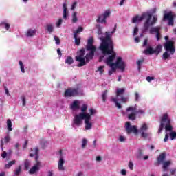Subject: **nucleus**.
Segmentation results:
<instances>
[{"label":"nucleus","mask_w":176,"mask_h":176,"mask_svg":"<svg viewBox=\"0 0 176 176\" xmlns=\"http://www.w3.org/2000/svg\"><path fill=\"white\" fill-rule=\"evenodd\" d=\"M42 167V162L41 160H38V157H36L35 164L34 166L30 169L29 174H36L38 171L41 170Z\"/></svg>","instance_id":"9b49d317"},{"label":"nucleus","mask_w":176,"mask_h":176,"mask_svg":"<svg viewBox=\"0 0 176 176\" xmlns=\"http://www.w3.org/2000/svg\"><path fill=\"white\" fill-rule=\"evenodd\" d=\"M96 27L98 29L99 39L102 41L99 49L104 54L100 58L99 61H104L113 71L120 69L122 72H124L127 64L123 60V58L116 57V52L113 51V43L111 38L112 35L115 34V29L111 32H106L104 37L100 36L102 34V30L100 28V25H98Z\"/></svg>","instance_id":"f257e3e1"},{"label":"nucleus","mask_w":176,"mask_h":176,"mask_svg":"<svg viewBox=\"0 0 176 176\" xmlns=\"http://www.w3.org/2000/svg\"><path fill=\"white\" fill-rule=\"evenodd\" d=\"M19 64L21 72L22 74H25V65H24V63H23L21 60H19Z\"/></svg>","instance_id":"c85d7f7f"},{"label":"nucleus","mask_w":176,"mask_h":176,"mask_svg":"<svg viewBox=\"0 0 176 176\" xmlns=\"http://www.w3.org/2000/svg\"><path fill=\"white\" fill-rule=\"evenodd\" d=\"M164 38L167 41L164 45L166 52L163 54L162 58L164 60H168L175 53V46H174V41H168V36H166Z\"/></svg>","instance_id":"39448f33"},{"label":"nucleus","mask_w":176,"mask_h":176,"mask_svg":"<svg viewBox=\"0 0 176 176\" xmlns=\"http://www.w3.org/2000/svg\"><path fill=\"white\" fill-rule=\"evenodd\" d=\"M70 109L72 111H78V109H80V100H74L70 104Z\"/></svg>","instance_id":"6ab92c4d"},{"label":"nucleus","mask_w":176,"mask_h":176,"mask_svg":"<svg viewBox=\"0 0 176 176\" xmlns=\"http://www.w3.org/2000/svg\"><path fill=\"white\" fill-rule=\"evenodd\" d=\"M162 30V27L160 26H155L151 28L149 30V33L150 34H156V38L157 41H160V30Z\"/></svg>","instance_id":"4468645a"},{"label":"nucleus","mask_w":176,"mask_h":176,"mask_svg":"<svg viewBox=\"0 0 176 176\" xmlns=\"http://www.w3.org/2000/svg\"><path fill=\"white\" fill-rule=\"evenodd\" d=\"M141 97L140 96V93L135 92V101H140Z\"/></svg>","instance_id":"a18cd8bd"},{"label":"nucleus","mask_w":176,"mask_h":176,"mask_svg":"<svg viewBox=\"0 0 176 176\" xmlns=\"http://www.w3.org/2000/svg\"><path fill=\"white\" fill-rule=\"evenodd\" d=\"M138 27H135L134 29H133V36H135V35H137V34H138Z\"/></svg>","instance_id":"8fccbe9b"},{"label":"nucleus","mask_w":176,"mask_h":176,"mask_svg":"<svg viewBox=\"0 0 176 176\" xmlns=\"http://www.w3.org/2000/svg\"><path fill=\"white\" fill-rule=\"evenodd\" d=\"M54 28L55 26L53 23H47L45 25V30L48 34H53V32H54Z\"/></svg>","instance_id":"aec40b11"},{"label":"nucleus","mask_w":176,"mask_h":176,"mask_svg":"<svg viewBox=\"0 0 176 176\" xmlns=\"http://www.w3.org/2000/svg\"><path fill=\"white\" fill-rule=\"evenodd\" d=\"M162 49H163V46H162V45H157L156 48L154 49V54H158L162 52Z\"/></svg>","instance_id":"2f4dec72"},{"label":"nucleus","mask_w":176,"mask_h":176,"mask_svg":"<svg viewBox=\"0 0 176 176\" xmlns=\"http://www.w3.org/2000/svg\"><path fill=\"white\" fill-rule=\"evenodd\" d=\"M7 153L6 152L3 151V153L1 154V157H3V159H5L7 156Z\"/></svg>","instance_id":"0e129e2a"},{"label":"nucleus","mask_w":176,"mask_h":176,"mask_svg":"<svg viewBox=\"0 0 176 176\" xmlns=\"http://www.w3.org/2000/svg\"><path fill=\"white\" fill-rule=\"evenodd\" d=\"M96 21L101 24H107V19L102 16V14L98 16Z\"/></svg>","instance_id":"393cba45"},{"label":"nucleus","mask_w":176,"mask_h":176,"mask_svg":"<svg viewBox=\"0 0 176 176\" xmlns=\"http://www.w3.org/2000/svg\"><path fill=\"white\" fill-rule=\"evenodd\" d=\"M74 38H75V43L77 45V46H79L80 45V38L78 37L76 34H74Z\"/></svg>","instance_id":"ea45409f"},{"label":"nucleus","mask_w":176,"mask_h":176,"mask_svg":"<svg viewBox=\"0 0 176 176\" xmlns=\"http://www.w3.org/2000/svg\"><path fill=\"white\" fill-rule=\"evenodd\" d=\"M124 129L127 134H131L133 133L135 135L138 134V129L135 125H131L130 122H126L124 124Z\"/></svg>","instance_id":"9d476101"},{"label":"nucleus","mask_w":176,"mask_h":176,"mask_svg":"<svg viewBox=\"0 0 176 176\" xmlns=\"http://www.w3.org/2000/svg\"><path fill=\"white\" fill-rule=\"evenodd\" d=\"M141 156H142V151H141V150H138V152H137V153H136V157L138 158V159H140V158H141Z\"/></svg>","instance_id":"49530a36"},{"label":"nucleus","mask_w":176,"mask_h":176,"mask_svg":"<svg viewBox=\"0 0 176 176\" xmlns=\"http://www.w3.org/2000/svg\"><path fill=\"white\" fill-rule=\"evenodd\" d=\"M166 160V154L164 153L160 155V156L157 157V162L159 164H161V163H164V160Z\"/></svg>","instance_id":"bb28decb"},{"label":"nucleus","mask_w":176,"mask_h":176,"mask_svg":"<svg viewBox=\"0 0 176 176\" xmlns=\"http://www.w3.org/2000/svg\"><path fill=\"white\" fill-rule=\"evenodd\" d=\"M102 15L107 19L111 16V10H106Z\"/></svg>","instance_id":"c9c22d12"},{"label":"nucleus","mask_w":176,"mask_h":176,"mask_svg":"<svg viewBox=\"0 0 176 176\" xmlns=\"http://www.w3.org/2000/svg\"><path fill=\"white\" fill-rule=\"evenodd\" d=\"M144 54H155V49L148 47L144 51Z\"/></svg>","instance_id":"cd10ccee"},{"label":"nucleus","mask_w":176,"mask_h":176,"mask_svg":"<svg viewBox=\"0 0 176 176\" xmlns=\"http://www.w3.org/2000/svg\"><path fill=\"white\" fill-rule=\"evenodd\" d=\"M87 104H83L80 107L81 113H77L74 116L72 126L74 129H77L83 124V120L85 123V129L87 131L93 129V122H91V118L97 114V110L94 108H90L87 111Z\"/></svg>","instance_id":"f03ea898"},{"label":"nucleus","mask_w":176,"mask_h":176,"mask_svg":"<svg viewBox=\"0 0 176 176\" xmlns=\"http://www.w3.org/2000/svg\"><path fill=\"white\" fill-rule=\"evenodd\" d=\"M94 43V39L93 37H90L88 39L87 45V50H89L90 52L87 54L85 58V49L80 50L77 56H76V60L80 63L78 67H83L86 65V63H89L93 57H94V52H96V46L93 45Z\"/></svg>","instance_id":"7ed1b4c3"},{"label":"nucleus","mask_w":176,"mask_h":176,"mask_svg":"<svg viewBox=\"0 0 176 176\" xmlns=\"http://www.w3.org/2000/svg\"><path fill=\"white\" fill-rule=\"evenodd\" d=\"M156 12H157V8H154L152 10H151L150 13H148V14L153 15V14H155V13H156Z\"/></svg>","instance_id":"603ef678"},{"label":"nucleus","mask_w":176,"mask_h":176,"mask_svg":"<svg viewBox=\"0 0 176 176\" xmlns=\"http://www.w3.org/2000/svg\"><path fill=\"white\" fill-rule=\"evenodd\" d=\"M87 145V139L84 138L82 140V148H86V146Z\"/></svg>","instance_id":"c03bdc74"},{"label":"nucleus","mask_w":176,"mask_h":176,"mask_svg":"<svg viewBox=\"0 0 176 176\" xmlns=\"http://www.w3.org/2000/svg\"><path fill=\"white\" fill-rule=\"evenodd\" d=\"M165 128L166 135L164 139V142H167L168 138L173 141L176 139V132L173 131V126H171V119L168 116V114L164 113L161 117V124L159 128V133L162 132V130Z\"/></svg>","instance_id":"20e7f679"},{"label":"nucleus","mask_w":176,"mask_h":176,"mask_svg":"<svg viewBox=\"0 0 176 176\" xmlns=\"http://www.w3.org/2000/svg\"><path fill=\"white\" fill-rule=\"evenodd\" d=\"M21 100H22L23 107H25V104H27V102L25 100V96H21Z\"/></svg>","instance_id":"3c124183"},{"label":"nucleus","mask_w":176,"mask_h":176,"mask_svg":"<svg viewBox=\"0 0 176 176\" xmlns=\"http://www.w3.org/2000/svg\"><path fill=\"white\" fill-rule=\"evenodd\" d=\"M124 116H126L129 120H134L137 115V105L130 106L126 108V112L122 111Z\"/></svg>","instance_id":"0eeeda50"},{"label":"nucleus","mask_w":176,"mask_h":176,"mask_svg":"<svg viewBox=\"0 0 176 176\" xmlns=\"http://www.w3.org/2000/svg\"><path fill=\"white\" fill-rule=\"evenodd\" d=\"M148 124L146 123H144L140 126V129L138 130V133H140L143 138H146L148 137Z\"/></svg>","instance_id":"ddd939ff"},{"label":"nucleus","mask_w":176,"mask_h":176,"mask_svg":"<svg viewBox=\"0 0 176 176\" xmlns=\"http://www.w3.org/2000/svg\"><path fill=\"white\" fill-rule=\"evenodd\" d=\"M58 171H65V166H64V164H65V155L63 153V151H59L58 153Z\"/></svg>","instance_id":"6e6552de"},{"label":"nucleus","mask_w":176,"mask_h":176,"mask_svg":"<svg viewBox=\"0 0 176 176\" xmlns=\"http://www.w3.org/2000/svg\"><path fill=\"white\" fill-rule=\"evenodd\" d=\"M115 71L116 70H113L112 69L111 70H109L108 74L109 75V76H111V75H112L113 72H115Z\"/></svg>","instance_id":"e2e57ef3"},{"label":"nucleus","mask_w":176,"mask_h":176,"mask_svg":"<svg viewBox=\"0 0 176 176\" xmlns=\"http://www.w3.org/2000/svg\"><path fill=\"white\" fill-rule=\"evenodd\" d=\"M77 6H78V1H73L70 6V10H75V9H76Z\"/></svg>","instance_id":"e433bc0d"},{"label":"nucleus","mask_w":176,"mask_h":176,"mask_svg":"<svg viewBox=\"0 0 176 176\" xmlns=\"http://www.w3.org/2000/svg\"><path fill=\"white\" fill-rule=\"evenodd\" d=\"M39 153V149L38 148H32L30 153V157H34L35 156V162H36V157H38V160H39V155H38Z\"/></svg>","instance_id":"412c9836"},{"label":"nucleus","mask_w":176,"mask_h":176,"mask_svg":"<svg viewBox=\"0 0 176 176\" xmlns=\"http://www.w3.org/2000/svg\"><path fill=\"white\" fill-rule=\"evenodd\" d=\"M24 165H25V168H26V170H28V168L31 167V161L26 160L24 162Z\"/></svg>","instance_id":"4c0bfd02"},{"label":"nucleus","mask_w":176,"mask_h":176,"mask_svg":"<svg viewBox=\"0 0 176 176\" xmlns=\"http://www.w3.org/2000/svg\"><path fill=\"white\" fill-rule=\"evenodd\" d=\"M62 25H63V18H59L55 23V25L56 28H61Z\"/></svg>","instance_id":"7c9ffc66"},{"label":"nucleus","mask_w":176,"mask_h":176,"mask_svg":"<svg viewBox=\"0 0 176 176\" xmlns=\"http://www.w3.org/2000/svg\"><path fill=\"white\" fill-rule=\"evenodd\" d=\"M36 32H38V30H36V28H28L25 32V36H26V38H34V36L36 35Z\"/></svg>","instance_id":"2eb2a0df"},{"label":"nucleus","mask_w":176,"mask_h":176,"mask_svg":"<svg viewBox=\"0 0 176 176\" xmlns=\"http://www.w3.org/2000/svg\"><path fill=\"white\" fill-rule=\"evenodd\" d=\"M163 21H168V25H174V13L173 12L164 13Z\"/></svg>","instance_id":"f8f14e48"},{"label":"nucleus","mask_w":176,"mask_h":176,"mask_svg":"<svg viewBox=\"0 0 176 176\" xmlns=\"http://www.w3.org/2000/svg\"><path fill=\"white\" fill-rule=\"evenodd\" d=\"M16 163V160H12L11 162H9L8 164L5 165V168H9L13 166Z\"/></svg>","instance_id":"58836bf2"},{"label":"nucleus","mask_w":176,"mask_h":176,"mask_svg":"<svg viewBox=\"0 0 176 176\" xmlns=\"http://www.w3.org/2000/svg\"><path fill=\"white\" fill-rule=\"evenodd\" d=\"M127 102L129 101V97L120 96L118 99V102Z\"/></svg>","instance_id":"f704fd0d"},{"label":"nucleus","mask_w":176,"mask_h":176,"mask_svg":"<svg viewBox=\"0 0 176 176\" xmlns=\"http://www.w3.org/2000/svg\"><path fill=\"white\" fill-rule=\"evenodd\" d=\"M146 80H147V82H151L152 80H155V78L152 76H147Z\"/></svg>","instance_id":"13d9d810"},{"label":"nucleus","mask_w":176,"mask_h":176,"mask_svg":"<svg viewBox=\"0 0 176 176\" xmlns=\"http://www.w3.org/2000/svg\"><path fill=\"white\" fill-rule=\"evenodd\" d=\"M146 19V21L144 22V27L142 29V33L140 35V38H142L144 36V34L145 32H148V30H149V27L154 25L156 24V21H157V15H154L152 19V15L149 13H145Z\"/></svg>","instance_id":"423d86ee"},{"label":"nucleus","mask_w":176,"mask_h":176,"mask_svg":"<svg viewBox=\"0 0 176 176\" xmlns=\"http://www.w3.org/2000/svg\"><path fill=\"white\" fill-rule=\"evenodd\" d=\"M102 160V157H101V156H97L96 157V162H101Z\"/></svg>","instance_id":"052dcab7"},{"label":"nucleus","mask_w":176,"mask_h":176,"mask_svg":"<svg viewBox=\"0 0 176 176\" xmlns=\"http://www.w3.org/2000/svg\"><path fill=\"white\" fill-rule=\"evenodd\" d=\"M83 31V28L82 27H78V28L76 30V31L74 32V35L76 34V36H78L80 32H82Z\"/></svg>","instance_id":"a19ab883"},{"label":"nucleus","mask_w":176,"mask_h":176,"mask_svg":"<svg viewBox=\"0 0 176 176\" xmlns=\"http://www.w3.org/2000/svg\"><path fill=\"white\" fill-rule=\"evenodd\" d=\"M172 162L171 160L165 161L163 162V168L164 170H166L167 168L170 166H171Z\"/></svg>","instance_id":"c756f323"},{"label":"nucleus","mask_w":176,"mask_h":176,"mask_svg":"<svg viewBox=\"0 0 176 176\" xmlns=\"http://www.w3.org/2000/svg\"><path fill=\"white\" fill-rule=\"evenodd\" d=\"M125 91L126 89L124 88H118L116 90V97L111 98V101L114 102L118 109H120V108H122V105L120 104V103L118 102V100H119V97H122V96H123V94Z\"/></svg>","instance_id":"1a4fd4ad"},{"label":"nucleus","mask_w":176,"mask_h":176,"mask_svg":"<svg viewBox=\"0 0 176 176\" xmlns=\"http://www.w3.org/2000/svg\"><path fill=\"white\" fill-rule=\"evenodd\" d=\"M72 23H78L79 21V18L78 17V12L74 11L72 14Z\"/></svg>","instance_id":"b1692460"},{"label":"nucleus","mask_w":176,"mask_h":176,"mask_svg":"<svg viewBox=\"0 0 176 176\" xmlns=\"http://www.w3.org/2000/svg\"><path fill=\"white\" fill-rule=\"evenodd\" d=\"M54 41L56 45H60V38L57 37V36H54Z\"/></svg>","instance_id":"864d4df0"},{"label":"nucleus","mask_w":176,"mask_h":176,"mask_svg":"<svg viewBox=\"0 0 176 176\" xmlns=\"http://www.w3.org/2000/svg\"><path fill=\"white\" fill-rule=\"evenodd\" d=\"M65 97H72V96H78V89H69L65 92Z\"/></svg>","instance_id":"a211bd4d"},{"label":"nucleus","mask_w":176,"mask_h":176,"mask_svg":"<svg viewBox=\"0 0 176 176\" xmlns=\"http://www.w3.org/2000/svg\"><path fill=\"white\" fill-rule=\"evenodd\" d=\"M4 90L6 91V96H8V97H10V93L9 92V89H8V87H4Z\"/></svg>","instance_id":"4d7b16f0"},{"label":"nucleus","mask_w":176,"mask_h":176,"mask_svg":"<svg viewBox=\"0 0 176 176\" xmlns=\"http://www.w3.org/2000/svg\"><path fill=\"white\" fill-rule=\"evenodd\" d=\"M47 176H54V173L53 171H49L47 173Z\"/></svg>","instance_id":"338daca9"},{"label":"nucleus","mask_w":176,"mask_h":176,"mask_svg":"<svg viewBox=\"0 0 176 176\" xmlns=\"http://www.w3.org/2000/svg\"><path fill=\"white\" fill-rule=\"evenodd\" d=\"M127 138L125 135H120L118 138L119 142H126Z\"/></svg>","instance_id":"473e14b6"},{"label":"nucleus","mask_w":176,"mask_h":176,"mask_svg":"<svg viewBox=\"0 0 176 176\" xmlns=\"http://www.w3.org/2000/svg\"><path fill=\"white\" fill-rule=\"evenodd\" d=\"M63 19L67 20L69 17V10H68V5L65 2L63 3Z\"/></svg>","instance_id":"dca6fc26"},{"label":"nucleus","mask_w":176,"mask_h":176,"mask_svg":"<svg viewBox=\"0 0 176 176\" xmlns=\"http://www.w3.org/2000/svg\"><path fill=\"white\" fill-rule=\"evenodd\" d=\"M6 124L7 130H8L9 131H13V123H12V120L7 119Z\"/></svg>","instance_id":"a878e982"},{"label":"nucleus","mask_w":176,"mask_h":176,"mask_svg":"<svg viewBox=\"0 0 176 176\" xmlns=\"http://www.w3.org/2000/svg\"><path fill=\"white\" fill-rule=\"evenodd\" d=\"M57 53L58 54V56H60V57H61V50H60V48L57 49Z\"/></svg>","instance_id":"774afa93"},{"label":"nucleus","mask_w":176,"mask_h":176,"mask_svg":"<svg viewBox=\"0 0 176 176\" xmlns=\"http://www.w3.org/2000/svg\"><path fill=\"white\" fill-rule=\"evenodd\" d=\"M134 41H135V43H140V37H138V36L135 37Z\"/></svg>","instance_id":"680f3d73"},{"label":"nucleus","mask_w":176,"mask_h":176,"mask_svg":"<svg viewBox=\"0 0 176 176\" xmlns=\"http://www.w3.org/2000/svg\"><path fill=\"white\" fill-rule=\"evenodd\" d=\"M146 17V14L145 13H143L142 15H137L132 19V23L133 24H138V23H141Z\"/></svg>","instance_id":"f3484780"},{"label":"nucleus","mask_w":176,"mask_h":176,"mask_svg":"<svg viewBox=\"0 0 176 176\" xmlns=\"http://www.w3.org/2000/svg\"><path fill=\"white\" fill-rule=\"evenodd\" d=\"M65 64H68V65H71V64H73L74 59L71 56H67V58L65 60Z\"/></svg>","instance_id":"72a5a7b5"},{"label":"nucleus","mask_w":176,"mask_h":176,"mask_svg":"<svg viewBox=\"0 0 176 176\" xmlns=\"http://www.w3.org/2000/svg\"><path fill=\"white\" fill-rule=\"evenodd\" d=\"M0 25L2 27V28H4L6 31H10V23H9L8 21H3L0 23Z\"/></svg>","instance_id":"4be33fe9"},{"label":"nucleus","mask_w":176,"mask_h":176,"mask_svg":"<svg viewBox=\"0 0 176 176\" xmlns=\"http://www.w3.org/2000/svg\"><path fill=\"white\" fill-rule=\"evenodd\" d=\"M108 93V91H104L102 94V101L104 102H105V101H107V94Z\"/></svg>","instance_id":"79ce46f5"},{"label":"nucleus","mask_w":176,"mask_h":176,"mask_svg":"<svg viewBox=\"0 0 176 176\" xmlns=\"http://www.w3.org/2000/svg\"><path fill=\"white\" fill-rule=\"evenodd\" d=\"M104 68H105V66H99L98 68V72H99L100 75H102L104 73Z\"/></svg>","instance_id":"37998d69"},{"label":"nucleus","mask_w":176,"mask_h":176,"mask_svg":"<svg viewBox=\"0 0 176 176\" xmlns=\"http://www.w3.org/2000/svg\"><path fill=\"white\" fill-rule=\"evenodd\" d=\"M125 1H126V0H121L119 3L120 6H123Z\"/></svg>","instance_id":"69168bd1"},{"label":"nucleus","mask_w":176,"mask_h":176,"mask_svg":"<svg viewBox=\"0 0 176 176\" xmlns=\"http://www.w3.org/2000/svg\"><path fill=\"white\" fill-rule=\"evenodd\" d=\"M129 168H130V170H133V167H134V164H133V162H129Z\"/></svg>","instance_id":"bf43d9fd"},{"label":"nucleus","mask_w":176,"mask_h":176,"mask_svg":"<svg viewBox=\"0 0 176 176\" xmlns=\"http://www.w3.org/2000/svg\"><path fill=\"white\" fill-rule=\"evenodd\" d=\"M10 141V135L9 134H7L6 136H5L3 138L1 139V148L3 151V145L4 144H8Z\"/></svg>","instance_id":"5701e85b"},{"label":"nucleus","mask_w":176,"mask_h":176,"mask_svg":"<svg viewBox=\"0 0 176 176\" xmlns=\"http://www.w3.org/2000/svg\"><path fill=\"white\" fill-rule=\"evenodd\" d=\"M138 113L139 115H144L145 113V110L140 109L137 110L136 114Z\"/></svg>","instance_id":"6e6d98bb"},{"label":"nucleus","mask_w":176,"mask_h":176,"mask_svg":"<svg viewBox=\"0 0 176 176\" xmlns=\"http://www.w3.org/2000/svg\"><path fill=\"white\" fill-rule=\"evenodd\" d=\"M144 63V60H139L138 62H137V65L138 67V69H141V65H142V63Z\"/></svg>","instance_id":"09e8293b"},{"label":"nucleus","mask_w":176,"mask_h":176,"mask_svg":"<svg viewBox=\"0 0 176 176\" xmlns=\"http://www.w3.org/2000/svg\"><path fill=\"white\" fill-rule=\"evenodd\" d=\"M20 173H21V166H19V168L16 169L14 174L15 175H19Z\"/></svg>","instance_id":"de8ad7c7"},{"label":"nucleus","mask_w":176,"mask_h":176,"mask_svg":"<svg viewBox=\"0 0 176 176\" xmlns=\"http://www.w3.org/2000/svg\"><path fill=\"white\" fill-rule=\"evenodd\" d=\"M120 174L122 175L123 176H126L127 175V170L126 169H122L120 170Z\"/></svg>","instance_id":"5fc2aeb1"}]
</instances>
